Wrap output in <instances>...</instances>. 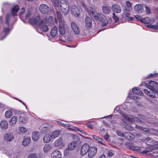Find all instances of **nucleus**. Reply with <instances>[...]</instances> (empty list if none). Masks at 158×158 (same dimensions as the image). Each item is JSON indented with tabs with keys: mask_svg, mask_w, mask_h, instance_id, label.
Instances as JSON below:
<instances>
[{
	"mask_svg": "<svg viewBox=\"0 0 158 158\" xmlns=\"http://www.w3.org/2000/svg\"><path fill=\"white\" fill-rule=\"evenodd\" d=\"M89 11L92 15L94 18L96 16L98 13H96V11L92 7H90L89 9Z\"/></svg>",
	"mask_w": 158,
	"mask_h": 158,
	"instance_id": "45",
	"label": "nucleus"
},
{
	"mask_svg": "<svg viewBox=\"0 0 158 158\" xmlns=\"http://www.w3.org/2000/svg\"><path fill=\"white\" fill-rule=\"evenodd\" d=\"M156 92V91L154 90V91L153 90L150 89L148 95L149 96L152 98H154L156 96L155 93Z\"/></svg>",
	"mask_w": 158,
	"mask_h": 158,
	"instance_id": "44",
	"label": "nucleus"
},
{
	"mask_svg": "<svg viewBox=\"0 0 158 158\" xmlns=\"http://www.w3.org/2000/svg\"><path fill=\"white\" fill-rule=\"evenodd\" d=\"M127 139L131 140L135 138L134 135L130 132H127L125 133V136Z\"/></svg>",
	"mask_w": 158,
	"mask_h": 158,
	"instance_id": "27",
	"label": "nucleus"
},
{
	"mask_svg": "<svg viewBox=\"0 0 158 158\" xmlns=\"http://www.w3.org/2000/svg\"><path fill=\"white\" fill-rule=\"evenodd\" d=\"M31 141V138L30 137H27L24 138L23 144L24 146H27L30 143Z\"/></svg>",
	"mask_w": 158,
	"mask_h": 158,
	"instance_id": "30",
	"label": "nucleus"
},
{
	"mask_svg": "<svg viewBox=\"0 0 158 158\" xmlns=\"http://www.w3.org/2000/svg\"><path fill=\"white\" fill-rule=\"evenodd\" d=\"M52 139H53L51 137V134L49 135L47 134H46L44 136L43 139V140L44 143H48L50 142Z\"/></svg>",
	"mask_w": 158,
	"mask_h": 158,
	"instance_id": "25",
	"label": "nucleus"
},
{
	"mask_svg": "<svg viewBox=\"0 0 158 158\" xmlns=\"http://www.w3.org/2000/svg\"><path fill=\"white\" fill-rule=\"evenodd\" d=\"M132 91L134 94H138L141 96H142L143 94V92L137 88H133L132 89Z\"/></svg>",
	"mask_w": 158,
	"mask_h": 158,
	"instance_id": "32",
	"label": "nucleus"
},
{
	"mask_svg": "<svg viewBox=\"0 0 158 158\" xmlns=\"http://www.w3.org/2000/svg\"><path fill=\"white\" fill-rule=\"evenodd\" d=\"M25 11V10L24 8H22L20 10L19 12V14L20 15L23 14Z\"/></svg>",
	"mask_w": 158,
	"mask_h": 158,
	"instance_id": "56",
	"label": "nucleus"
},
{
	"mask_svg": "<svg viewBox=\"0 0 158 158\" xmlns=\"http://www.w3.org/2000/svg\"><path fill=\"white\" fill-rule=\"evenodd\" d=\"M87 127L90 128L96 127V123L94 122H89L86 123Z\"/></svg>",
	"mask_w": 158,
	"mask_h": 158,
	"instance_id": "28",
	"label": "nucleus"
},
{
	"mask_svg": "<svg viewBox=\"0 0 158 158\" xmlns=\"http://www.w3.org/2000/svg\"><path fill=\"white\" fill-rule=\"evenodd\" d=\"M71 28L75 34L79 35L80 33L79 27L77 24L75 22H72L71 23Z\"/></svg>",
	"mask_w": 158,
	"mask_h": 158,
	"instance_id": "8",
	"label": "nucleus"
},
{
	"mask_svg": "<svg viewBox=\"0 0 158 158\" xmlns=\"http://www.w3.org/2000/svg\"><path fill=\"white\" fill-rule=\"evenodd\" d=\"M103 12L105 14H109L110 11V7L109 6H105L102 7Z\"/></svg>",
	"mask_w": 158,
	"mask_h": 158,
	"instance_id": "33",
	"label": "nucleus"
},
{
	"mask_svg": "<svg viewBox=\"0 0 158 158\" xmlns=\"http://www.w3.org/2000/svg\"><path fill=\"white\" fill-rule=\"evenodd\" d=\"M130 148L132 150L138 152H140L141 150L140 147L134 146H131Z\"/></svg>",
	"mask_w": 158,
	"mask_h": 158,
	"instance_id": "46",
	"label": "nucleus"
},
{
	"mask_svg": "<svg viewBox=\"0 0 158 158\" xmlns=\"http://www.w3.org/2000/svg\"><path fill=\"white\" fill-rule=\"evenodd\" d=\"M101 131L102 135L104 136L105 139L107 141H109L110 140V135L107 134V132H106L104 129H102Z\"/></svg>",
	"mask_w": 158,
	"mask_h": 158,
	"instance_id": "24",
	"label": "nucleus"
},
{
	"mask_svg": "<svg viewBox=\"0 0 158 158\" xmlns=\"http://www.w3.org/2000/svg\"><path fill=\"white\" fill-rule=\"evenodd\" d=\"M32 7L31 6H28L27 7V12H32Z\"/></svg>",
	"mask_w": 158,
	"mask_h": 158,
	"instance_id": "52",
	"label": "nucleus"
},
{
	"mask_svg": "<svg viewBox=\"0 0 158 158\" xmlns=\"http://www.w3.org/2000/svg\"><path fill=\"white\" fill-rule=\"evenodd\" d=\"M0 126L2 128H7L8 127L7 122L5 120L1 121L0 123Z\"/></svg>",
	"mask_w": 158,
	"mask_h": 158,
	"instance_id": "34",
	"label": "nucleus"
},
{
	"mask_svg": "<svg viewBox=\"0 0 158 158\" xmlns=\"http://www.w3.org/2000/svg\"><path fill=\"white\" fill-rule=\"evenodd\" d=\"M41 20L40 17L38 15L37 17L31 18L29 20V22L31 24L38 26L40 23Z\"/></svg>",
	"mask_w": 158,
	"mask_h": 158,
	"instance_id": "12",
	"label": "nucleus"
},
{
	"mask_svg": "<svg viewBox=\"0 0 158 158\" xmlns=\"http://www.w3.org/2000/svg\"><path fill=\"white\" fill-rule=\"evenodd\" d=\"M111 9L113 11L117 13H120L122 10L121 6L117 4H114L112 5Z\"/></svg>",
	"mask_w": 158,
	"mask_h": 158,
	"instance_id": "17",
	"label": "nucleus"
},
{
	"mask_svg": "<svg viewBox=\"0 0 158 158\" xmlns=\"http://www.w3.org/2000/svg\"><path fill=\"white\" fill-rule=\"evenodd\" d=\"M17 121V117L16 116H13L10 121V125H14L16 124Z\"/></svg>",
	"mask_w": 158,
	"mask_h": 158,
	"instance_id": "38",
	"label": "nucleus"
},
{
	"mask_svg": "<svg viewBox=\"0 0 158 158\" xmlns=\"http://www.w3.org/2000/svg\"><path fill=\"white\" fill-rule=\"evenodd\" d=\"M53 23V18L52 16H50L47 19V24L48 25H52Z\"/></svg>",
	"mask_w": 158,
	"mask_h": 158,
	"instance_id": "43",
	"label": "nucleus"
},
{
	"mask_svg": "<svg viewBox=\"0 0 158 158\" xmlns=\"http://www.w3.org/2000/svg\"><path fill=\"white\" fill-rule=\"evenodd\" d=\"M28 158H37L36 155L35 153H30L29 154L28 156Z\"/></svg>",
	"mask_w": 158,
	"mask_h": 158,
	"instance_id": "49",
	"label": "nucleus"
},
{
	"mask_svg": "<svg viewBox=\"0 0 158 158\" xmlns=\"http://www.w3.org/2000/svg\"><path fill=\"white\" fill-rule=\"evenodd\" d=\"M152 149H156L158 148V142L153 140L152 144H149Z\"/></svg>",
	"mask_w": 158,
	"mask_h": 158,
	"instance_id": "40",
	"label": "nucleus"
},
{
	"mask_svg": "<svg viewBox=\"0 0 158 158\" xmlns=\"http://www.w3.org/2000/svg\"><path fill=\"white\" fill-rule=\"evenodd\" d=\"M52 148V147L50 144H47L45 145L43 149V152L45 153L48 152Z\"/></svg>",
	"mask_w": 158,
	"mask_h": 158,
	"instance_id": "29",
	"label": "nucleus"
},
{
	"mask_svg": "<svg viewBox=\"0 0 158 158\" xmlns=\"http://www.w3.org/2000/svg\"><path fill=\"white\" fill-rule=\"evenodd\" d=\"M5 116L6 118H9L12 115V112L11 110H8L6 112Z\"/></svg>",
	"mask_w": 158,
	"mask_h": 158,
	"instance_id": "42",
	"label": "nucleus"
},
{
	"mask_svg": "<svg viewBox=\"0 0 158 158\" xmlns=\"http://www.w3.org/2000/svg\"><path fill=\"white\" fill-rule=\"evenodd\" d=\"M143 91L144 92L148 95L149 93V92L150 91H148V90L147 89H144Z\"/></svg>",
	"mask_w": 158,
	"mask_h": 158,
	"instance_id": "64",
	"label": "nucleus"
},
{
	"mask_svg": "<svg viewBox=\"0 0 158 158\" xmlns=\"http://www.w3.org/2000/svg\"><path fill=\"white\" fill-rule=\"evenodd\" d=\"M77 131L81 132L82 134H84L85 135H87V133L85 132L84 131L81 130L80 129H76Z\"/></svg>",
	"mask_w": 158,
	"mask_h": 158,
	"instance_id": "58",
	"label": "nucleus"
},
{
	"mask_svg": "<svg viewBox=\"0 0 158 158\" xmlns=\"http://www.w3.org/2000/svg\"><path fill=\"white\" fill-rule=\"evenodd\" d=\"M137 119V118H134L131 116H128L124 114H122V119L124 122L127 120L130 122H132L133 120H136Z\"/></svg>",
	"mask_w": 158,
	"mask_h": 158,
	"instance_id": "15",
	"label": "nucleus"
},
{
	"mask_svg": "<svg viewBox=\"0 0 158 158\" xmlns=\"http://www.w3.org/2000/svg\"><path fill=\"white\" fill-rule=\"evenodd\" d=\"M51 157L52 158H61V154L59 151L56 150L52 153Z\"/></svg>",
	"mask_w": 158,
	"mask_h": 158,
	"instance_id": "19",
	"label": "nucleus"
},
{
	"mask_svg": "<svg viewBox=\"0 0 158 158\" xmlns=\"http://www.w3.org/2000/svg\"><path fill=\"white\" fill-rule=\"evenodd\" d=\"M39 9L43 14H48L50 10V8L48 6L45 4H42L39 6Z\"/></svg>",
	"mask_w": 158,
	"mask_h": 158,
	"instance_id": "10",
	"label": "nucleus"
},
{
	"mask_svg": "<svg viewBox=\"0 0 158 158\" xmlns=\"http://www.w3.org/2000/svg\"><path fill=\"white\" fill-rule=\"evenodd\" d=\"M92 137L95 140L98 141V143L104 145V141L102 139L100 138L95 135H93Z\"/></svg>",
	"mask_w": 158,
	"mask_h": 158,
	"instance_id": "35",
	"label": "nucleus"
},
{
	"mask_svg": "<svg viewBox=\"0 0 158 158\" xmlns=\"http://www.w3.org/2000/svg\"><path fill=\"white\" fill-rule=\"evenodd\" d=\"M77 142L75 141L71 142L68 145V147L70 150H72L75 148Z\"/></svg>",
	"mask_w": 158,
	"mask_h": 158,
	"instance_id": "31",
	"label": "nucleus"
},
{
	"mask_svg": "<svg viewBox=\"0 0 158 158\" xmlns=\"http://www.w3.org/2000/svg\"><path fill=\"white\" fill-rule=\"evenodd\" d=\"M157 74L156 73L153 74H151L148 76V77L149 78L154 77L157 76Z\"/></svg>",
	"mask_w": 158,
	"mask_h": 158,
	"instance_id": "57",
	"label": "nucleus"
},
{
	"mask_svg": "<svg viewBox=\"0 0 158 158\" xmlns=\"http://www.w3.org/2000/svg\"><path fill=\"white\" fill-rule=\"evenodd\" d=\"M116 133L119 136L122 137H124L125 136V133H123L119 130H117L116 131Z\"/></svg>",
	"mask_w": 158,
	"mask_h": 158,
	"instance_id": "48",
	"label": "nucleus"
},
{
	"mask_svg": "<svg viewBox=\"0 0 158 158\" xmlns=\"http://www.w3.org/2000/svg\"><path fill=\"white\" fill-rule=\"evenodd\" d=\"M10 31V29L9 27L5 28L3 31V32L5 34L4 36L2 39V40L4 39L9 34Z\"/></svg>",
	"mask_w": 158,
	"mask_h": 158,
	"instance_id": "39",
	"label": "nucleus"
},
{
	"mask_svg": "<svg viewBox=\"0 0 158 158\" xmlns=\"http://www.w3.org/2000/svg\"><path fill=\"white\" fill-rule=\"evenodd\" d=\"M147 87L150 89L153 90L157 92L156 89H158V83L154 81H150L147 85Z\"/></svg>",
	"mask_w": 158,
	"mask_h": 158,
	"instance_id": "9",
	"label": "nucleus"
},
{
	"mask_svg": "<svg viewBox=\"0 0 158 158\" xmlns=\"http://www.w3.org/2000/svg\"><path fill=\"white\" fill-rule=\"evenodd\" d=\"M48 131L47 129H42L41 132L43 134L45 133Z\"/></svg>",
	"mask_w": 158,
	"mask_h": 158,
	"instance_id": "63",
	"label": "nucleus"
},
{
	"mask_svg": "<svg viewBox=\"0 0 158 158\" xmlns=\"http://www.w3.org/2000/svg\"><path fill=\"white\" fill-rule=\"evenodd\" d=\"M70 149H69L67 147L64 150V154L65 156L67 155L69 152L70 151Z\"/></svg>",
	"mask_w": 158,
	"mask_h": 158,
	"instance_id": "51",
	"label": "nucleus"
},
{
	"mask_svg": "<svg viewBox=\"0 0 158 158\" xmlns=\"http://www.w3.org/2000/svg\"><path fill=\"white\" fill-rule=\"evenodd\" d=\"M145 8L146 9V10L147 13L148 14H150V9H149V8L147 6H145Z\"/></svg>",
	"mask_w": 158,
	"mask_h": 158,
	"instance_id": "62",
	"label": "nucleus"
},
{
	"mask_svg": "<svg viewBox=\"0 0 158 158\" xmlns=\"http://www.w3.org/2000/svg\"><path fill=\"white\" fill-rule=\"evenodd\" d=\"M113 19L115 20V22H117L118 21L119 19V18L117 16L116 14L115 13H113Z\"/></svg>",
	"mask_w": 158,
	"mask_h": 158,
	"instance_id": "50",
	"label": "nucleus"
},
{
	"mask_svg": "<svg viewBox=\"0 0 158 158\" xmlns=\"http://www.w3.org/2000/svg\"><path fill=\"white\" fill-rule=\"evenodd\" d=\"M54 3L56 7H58L59 5V0H53Z\"/></svg>",
	"mask_w": 158,
	"mask_h": 158,
	"instance_id": "54",
	"label": "nucleus"
},
{
	"mask_svg": "<svg viewBox=\"0 0 158 158\" xmlns=\"http://www.w3.org/2000/svg\"><path fill=\"white\" fill-rule=\"evenodd\" d=\"M134 10L138 13L140 14L142 13L143 10V6L141 5L137 4L134 7Z\"/></svg>",
	"mask_w": 158,
	"mask_h": 158,
	"instance_id": "20",
	"label": "nucleus"
},
{
	"mask_svg": "<svg viewBox=\"0 0 158 158\" xmlns=\"http://www.w3.org/2000/svg\"><path fill=\"white\" fill-rule=\"evenodd\" d=\"M40 135V133L37 131H35L32 133L31 137L33 140L36 141L39 139Z\"/></svg>",
	"mask_w": 158,
	"mask_h": 158,
	"instance_id": "22",
	"label": "nucleus"
},
{
	"mask_svg": "<svg viewBox=\"0 0 158 158\" xmlns=\"http://www.w3.org/2000/svg\"><path fill=\"white\" fill-rule=\"evenodd\" d=\"M155 20L153 19H151L150 18L147 17L142 19V23L145 24H152L154 22Z\"/></svg>",
	"mask_w": 158,
	"mask_h": 158,
	"instance_id": "21",
	"label": "nucleus"
},
{
	"mask_svg": "<svg viewBox=\"0 0 158 158\" xmlns=\"http://www.w3.org/2000/svg\"><path fill=\"white\" fill-rule=\"evenodd\" d=\"M62 126L64 127H71V125L68 124H64V123H62Z\"/></svg>",
	"mask_w": 158,
	"mask_h": 158,
	"instance_id": "61",
	"label": "nucleus"
},
{
	"mask_svg": "<svg viewBox=\"0 0 158 158\" xmlns=\"http://www.w3.org/2000/svg\"><path fill=\"white\" fill-rule=\"evenodd\" d=\"M14 139V136L11 133L5 134L3 135V139L5 141L10 142L12 141Z\"/></svg>",
	"mask_w": 158,
	"mask_h": 158,
	"instance_id": "11",
	"label": "nucleus"
},
{
	"mask_svg": "<svg viewBox=\"0 0 158 158\" xmlns=\"http://www.w3.org/2000/svg\"><path fill=\"white\" fill-rule=\"evenodd\" d=\"M19 9V7L18 5L14 6L10 10L11 14H8L7 15L6 18V24L9 25V22L11 15L13 16L16 15Z\"/></svg>",
	"mask_w": 158,
	"mask_h": 158,
	"instance_id": "1",
	"label": "nucleus"
},
{
	"mask_svg": "<svg viewBox=\"0 0 158 158\" xmlns=\"http://www.w3.org/2000/svg\"><path fill=\"white\" fill-rule=\"evenodd\" d=\"M93 20L92 17L87 16L85 19V25L86 27L87 28L91 27Z\"/></svg>",
	"mask_w": 158,
	"mask_h": 158,
	"instance_id": "16",
	"label": "nucleus"
},
{
	"mask_svg": "<svg viewBox=\"0 0 158 158\" xmlns=\"http://www.w3.org/2000/svg\"><path fill=\"white\" fill-rule=\"evenodd\" d=\"M129 12L130 11L126 9H125L124 10V16L123 17L125 20L128 21H132L134 19L133 17H130V14Z\"/></svg>",
	"mask_w": 158,
	"mask_h": 158,
	"instance_id": "14",
	"label": "nucleus"
},
{
	"mask_svg": "<svg viewBox=\"0 0 158 158\" xmlns=\"http://www.w3.org/2000/svg\"><path fill=\"white\" fill-rule=\"evenodd\" d=\"M56 14L59 22L63 21L62 19V16L60 12V11H57Z\"/></svg>",
	"mask_w": 158,
	"mask_h": 158,
	"instance_id": "41",
	"label": "nucleus"
},
{
	"mask_svg": "<svg viewBox=\"0 0 158 158\" xmlns=\"http://www.w3.org/2000/svg\"><path fill=\"white\" fill-rule=\"evenodd\" d=\"M54 147L59 149L63 148L65 145L64 139L62 137H60L57 139L53 143Z\"/></svg>",
	"mask_w": 158,
	"mask_h": 158,
	"instance_id": "2",
	"label": "nucleus"
},
{
	"mask_svg": "<svg viewBox=\"0 0 158 158\" xmlns=\"http://www.w3.org/2000/svg\"><path fill=\"white\" fill-rule=\"evenodd\" d=\"M134 17L136 19L139 20L140 22H142V21L143 19L140 16L137 15H134Z\"/></svg>",
	"mask_w": 158,
	"mask_h": 158,
	"instance_id": "53",
	"label": "nucleus"
},
{
	"mask_svg": "<svg viewBox=\"0 0 158 158\" xmlns=\"http://www.w3.org/2000/svg\"><path fill=\"white\" fill-rule=\"evenodd\" d=\"M47 24V19L44 18L41 20L40 23L38 25V29L44 32L47 31L48 30Z\"/></svg>",
	"mask_w": 158,
	"mask_h": 158,
	"instance_id": "3",
	"label": "nucleus"
},
{
	"mask_svg": "<svg viewBox=\"0 0 158 158\" xmlns=\"http://www.w3.org/2000/svg\"><path fill=\"white\" fill-rule=\"evenodd\" d=\"M68 27L66 22L64 20L62 22H59V29L60 34L62 35H64L65 33V30L67 29Z\"/></svg>",
	"mask_w": 158,
	"mask_h": 158,
	"instance_id": "5",
	"label": "nucleus"
},
{
	"mask_svg": "<svg viewBox=\"0 0 158 158\" xmlns=\"http://www.w3.org/2000/svg\"><path fill=\"white\" fill-rule=\"evenodd\" d=\"M146 27L148 28L152 29L154 30H156L158 28V21L156 25H152L151 24H149L147 25Z\"/></svg>",
	"mask_w": 158,
	"mask_h": 158,
	"instance_id": "37",
	"label": "nucleus"
},
{
	"mask_svg": "<svg viewBox=\"0 0 158 158\" xmlns=\"http://www.w3.org/2000/svg\"><path fill=\"white\" fill-rule=\"evenodd\" d=\"M94 19L96 20H98L100 22L103 23L102 25L103 27L106 26L108 23V22L106 18L100 13H98Z\"/></svg>",
	"mask_w": 158,
	"mask_h": 158,
	"instance_id": "4",
	"label": "nucleus"
},
{
	"mask_svg": "<svg viewBox=\"0 0 158 158\" xmlns=\"http://www.w3.org/2000/svg\"><path fill=\"white\" fill-rule=\"evenodd\" d=\"M97 152V148L94 147H90L88 152V156L89 158H92L96 155Z\"/></svg>",
	"mask_w": 158,
	"mask_h": 158,
	"instance_id": "13",
	"label": "nucleus"
},
{
	"mask_svg": "<svg viewBox=\"0 0 158 158\" xmlns=\"http://www.w3.org/2000/svg\"><path fill=\"white\" fill-rule=\"evenodd\" d=\"M31 12H27L25 16L26 18L27 19L29 18L31 16Z\"/></svg>",
	"mask_w": 158,
	"mask_h": 158,
	"instance_id": "60",
	"label": "nucleus"
},
{
	"mask_svg": "<svg viewBox=\"0 0 158 158\" xmlns=\"http://www.w3.org/2000/svg\"><path fill=\"white\" fill-rule=\"evenodd\" d=\"M90 149L89 145L87 143H85L81 147L80 150V154L82 156L85 155L88 152Z\"/></svg>",
	"mask_w": 158,
	"mask_h": 158,
	"instance_id": "7",
	"label": "nucleus"
},
{
	"mask_svg": "<svg viewBox=\"0 0 158 158\" xmlns=\"http://www.w3.org/2000/svg\"><path fill=\"white\" fill-rule=\"evenodd\" d=\"M80 10L78 8L75 6H73L71 7V12L73 15L74 16L78 17L80 15Z\"/></svg>",
	"mask_w": 158,
	"mask_h": 158,
	"instance_id": "18",
	"label": "nucleus"
},
{
	"mask_svg": "<svg viewBox=\"0 0 158 158\" xmlns=\"http://www.w3.org/2000/svg\"><path fill=\"white\" fill-rule=\"evenodd\" d=\"M114 153V152L112 150H108L107 151V154L109 157L113 156Z\"/></svg>",
	"mask_w": 158,
	"mask_h": 158,
	"instance_id": "47",
	"label": "nucleus"
},
{
	"mask_svg": "<svg viewBox=\"0 0 158 158\" xmlns=\"http://www.w3.org/2000/svg\"><path fill=\"white\" fill-rule=\"evenodd\" d=\"M60 132L59 130H56L53 131L52 133H50L51 137L53 139H54L56 138L60 135Z\"/></svg>",
	"mask_w": 158,
	"mask_h": 158,
	"instance_id": "23",
	"label": "nucleus"
},
{
	"mask_svg": "<svg viewBox=\"0 0 158 158\" xmlns=\"http://www.w3.org/2000/svg\"><path fill=\"white\" fill-rule=\"evenodd\" d=\"M57 27L55 26L52 28L50 34L52 37H55L57 34Z\"/></svg>",
	"mask_w": 158,
	"mask_h": 158,
	"instance_id": "26",
	"label": "nucleus"
},
{
	"mask_svg": "<svg viewBox=\"0 0 158 158\" xmlns=\"http://www.w3.org/2000/svg\"><path fill=\"white\" fill-rule=\"evenodd\" d=\"M71 136L73 140H77L78 138L77 136L74 134H71Z\"/></svg>",
	"mask_w": 158,
	"mask_h": 158,
	"instance_id": "55",
	"label": "nucleus"
},
{
	"mask_svg": "<svg viewBox=\"0 0 158 158\" xmlns=\"http://www.w3.org/2000/svg\"><path fill=\"white\" fill-rule=\"evenodd\" d=\"M126 4L127 7H131V3L128 1H126Z\"/></svg>",
	"mask_w": 158,
	"mask_h": 158,
	"instance_id": "59",
	"label": "nucleus"
},
{
	"mask_svg": "<svg viewBox=\"0 0 158 158\" xmlns=\"http://www.w3.org/2000/svg\"><path fill=\"white\" fill-rule=\"evenodd\" d=\"M142 140L143 142L147 144H148V143H150L152 144L153 141L152 139L149 137H148L146 138H144L142 139Z\"/></svg>",
	"mask_w": 158,
	"mask_h": 158,
	"instance_id": "36",
	"label": "nucleus"
},
{
	"mask_svg": "<svg viewBox=\"0 0 158 158\" xmlns=\"http://www.w3.org/2000/svg\"><path fill=\"white\" fill-rule=\"evenodd\" d=\"M60 2V7L62 13L64 15H66L68 14L69 11V5L65 1Z\"/></svg>",
	"mask_w": 158,
	"mask_h": 158,
	"instance_id": "6",
	"label": "nucleus"
}]
</instances>
